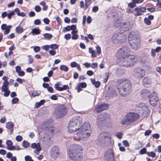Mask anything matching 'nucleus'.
Wrapping results in <instances>:
<instances>
[{
    "label": "nucleus",
    "mask_w": 161,
    "mask_h": 161,
    "mask_svg": "<svg viewBox=\"0 0 161 161\" xmlns=\"http://www.w3.org/2000/svg\"><path fill=\"white\" fill-rule=\"evenodd\" d=\"M82 122L81 118L76 116L72 118L69 123L68 130L69 133H73L78 131L74 137L75 140H86L90 136L92 132V129L89 123L85 122L81 126Z\"/></svg>",
    "instance_id": "nucleus-1"
},
{
    "label": "nucleus",
    "mask_w": 161,
    "mask_h": 161,
    "mask_svg": "<svg viewBox=\"0 0 161 161\" xmlns=\"http://www.w3.org/2000/svg\"><path fill=\"white\" fill-rule=\"evenodd\" d=\"M130 48L126 46H123L118 50L116 56L120 65L128 67L133 65L136 63L137 58L134 54H130Z\"/></svg>",
    "instance_id": "nucleus-2"
},
{
    "label": "nucleus",
    "mask_w": 161,
    "mask_h": 161,
    "mask_svg": "<svg viewBox=\"0 0 161 161\" xmlns=\"http://www.w3.org/2000/svg\"><path fill=\"white\" fill-rule=\"evenodd\" d=\"M70 158L75 161H79L82 158V147L77 144L71 145L69 152Z\"/></svg>",
    "instance_id": "nucleus-3"
},
{
    "label": "nucleus",
    "mask_w": 161,
    "mask_h": 161,
    "mask_svg": "<svg viewBox=\"0 0 161 161\" xmlns=\"http://www.w3.org/2000/svg\"><path fill=\"white\" fill-rule=\"evenodd\" d=\"M117 87L119 93L123 96L125 94L124 92L128 93L132 90L131 82L128 79L119 80Z\"/></svg>",
    "instance_id": "nucleus-4"
},
{
    "label": "nucleus",
    "mask_w": 161,
    "mask_h": 161,
    "mask_svg": "<svg viewBox=\"0 0 161 161\" xmlns=\"http://www.w3.org/2000/svg\"><path fill=\"white\" fill-rule=\"evenodd\" d=\"M110 123V116L108 114L103 113L98 116L97 124L99 127H102Z\"/></svg>",
    "instance_id": "nucleus-5"
},
{
    "label": "nucleus",
    "mask_w": 161,
    "mask_h": 161,
    "mask_svg": "<svg viewBox=\"0 0 161 161\" xmlns=\"http://www.w3.org/2000/svg\"><path fill=\"white\" fill-rule=\"evenodd\" d=\"M127 38L125 34L119 32L115 34L113 36L111 40L112 42L114 43H122L126 40Z\"/></svg>",
    "instance_id": "nucleus-6"
},
{
    "label": "nucleus",
    "mask_w": 161,
    "mask_h": 161,
    "mask_svg": "<svg viewBox=\"0 0 161 161\" xmlns=\"http://www.w3.org/2000/svg\"><path fill=\"white\" fill-rule=\"evenodd\" d=\"M111 138L110 133L108 132H103L100 134L98 139L96 143L100 146L104 145L107 140Z\"/></svg>",
    "instance_id": "nucleus-7"
},
{
    "label": "nucleus",
    "mask_w": 161,
    "mask_h": 161,
    "mask_svg": "<svg viewBox=\"0 0 161 161\" xmlns=\"http://www.w3.org/2000/svg\"><path fill=\"white\" fill-rule=\"evenodd\" d=\"M133 75L138 79L142 78L145 75V71L143 69L138 67L135 68L133 72Z\"/></svg>",
    "instance_id": "nucleus-8"
},
{
    "label": "nucleus",
    "mask_w": 161,
    "mask_h": 161,
    "mask_svg": "<svg viewBox=\"0 0 161 161\" xmlns=\"http://www.w3.org/2000/svg\"><path fill=\"white\" fill-rule=\"evenodd\" d=\"M57 117L60 118L64 116L67 113V109L63 106H60L55 112Z\"/></svg>",
    "instance_id": "nucleus-9"
},
{
    "label": "nucleus",
    "mask_w": 161,
    "mask_h": 161,
    "mask_svg": "<svg viewBox=\"0 0 161 161\" xmlns=\"http://www.w3.org/2000/svg\"><path fill=\"white\" fill-rule=\"evenodd\" d=\"M148 98L149 103L151 105L154 106L157 104L158 98L156 93L154 92H153Z\"/></svg>",
    "instance_id": "nucleus-10"
},
{
    "label": "nucleus",
    "mask_w": 161,
    "mask_h": 161,
    "mask_svg": "<svg viewBox=\"0 0 161 161\" xmlns=\"http://www.w3.org/2000/svg\"><path fill=\"white\" fill-rule=\"evenodd\" d=\"M105 157L107 161H114V153L111 149H108L105 153Z\"/></svg>",
    "instance_id": "nucleus-11"
},
{
    "label": "nucleus",
    "mask_w": 161,
    "mask_h": 161,
    "mask_svg": "<svg viewBox=\"0 0 161 161\" xmlns=\"http://www.w3.org/2000/svg\"><path fill=\"white\" fill-rule=\"evenodd\" d=\"M139 107L142 109L141 111H142V113L144 116H146L150 113V110L145 103H141L139 104Z\"/></svg>",
    "instance_id": "nucleus-12"
},
{
    "label": "nucleus",
    "mask_w": 161,
    "mask_h": 161,
    "mask_svg": "<svg viewBox=\"0 0 161 161\" xmlns=\"http://www.w3.org/2000/svg\"><path fill=\"white\" fill-rule=\"evenodd\" d=\"M130 123L136 120L139 117L138 114L133 113H129L126 116Z\"/></svg>",
    "instance_id": "nucleus-13"
},
{
    "label": "nucleus",
    "mask_w": 161,
    "mask_h": 161,
    "mask_svg": "<svg viewBox=\"0 0 161 161\" xmlns=\"http://www.w3.org/2000/svg\"><path fill=\"white\" fill-rule=\"evenodd\" d=\"M50 154L52 157L54 159L58 157L59 154L58 147L56 146L53 147L50 151Z\"/></svg>",
    "instance_id": "nucleus-14"
},
{
    "label": "nucleus",
    "mask_w": 161,
    "mask_h": 161,
    "mask_svg": "<svg viewBox=\"0 0 161 161\" xmlns=\"http://www.w3.org/2000/svg\"><path fill=\"white\" fill-rule=\"evenodd\" d=\"M108 105L106 104H102L97 106L95 108V111L97 113H100L108 108Z\"/></svg>",
    "instance_id": "nucleus-15"
},
{
    "label": "nucleus",
    "mask_w": 161,
    "mask_h": 161,
    "mask_svg": "<svg viewBox=\"0 0 161 161\" xmlns=\"http://www.w3.org/2000/svg\"><path fill=\"white\" fill-rule=\"evenodd\" d=\"M140 39H138L130 42L129 43L133 49L136 50L140 47Z\"/></svg>",
    "instance_id": "nucleus-16"
},
{
    "label": "nucleus",
    "mask_w": 161,
    "mask_h": 161,
    "mask_svg": "<svg viewBox=\"0 0 161 161\" xmlns=\"http://www.w3.org/2000/svg\"><path fill=\"white\" fill-rule=\"evenodd\" d=\"M138 39H140L138 37V34L137 32L132 31L129 35L128 40L129 42Z\"/></svg>",
    "instance_id": "nucleus-17"
},
{
    "label": "nucleus",
    "mask_w": 161,
    "mask_h": 161,
    "mask_svg": "<svg viewBox=\"0 0 161 161\" xmlns=\"http://www.w3.org/2000/svg\"><path fill=\"white\" fill-rule=\"evenodd\" d=\"M31 147L32 148L36 149L34 150V152L36 155H38L39 154V152L41 150L40 144L39 143H33L32 144Z\"/></svg>",
    "instance_id": "nucleus-18"
},
{
    "label": "nucleus",
    "mask_w": 161,
    "mask_h": 161,
    "mask_svg": "<svg viewBox=\"0 0 161 161\" xmlns=\"http://www.w3.org/2000/svg\"><path fill=\"white\" fill-rule=\"evenodd\" d=\"M140 92V96L143 98L149 97L151 94L150 92L146 89H143Z\"/></svg>",
    "instance_id": "nucleus-19"
},
{
    "label": "nucleus",
    "mask_w": 161,
    "mask_h": 161,
    "mask_svg": "<svg viewBox=\"0 0 161 161\" xmlns=\"http://www.w3.org/2000/svg\"><path fill=\"white\" fill-rule=\"evenodd\" d=\"M12 27V26L11 25L8 26L6 24H3L2 25L1 28L2 30H5L4 34L6 35L9 32L10 30Z\"/></svg>",
    "instance_id": "nucleus-20"
},
{
    "label": "nucleus",
    "mask_w": 161,
    "mask_h": 161,
    "mask_svg": "<svg viewBox=\"0 0 161 161\" xmlns=\"http://www.w3.org/2000/svg\"><path fill=\"white\" fill-rule=\"evenodd\" d=\"M146 10V8L143 7L141 8L136 7L135 8V10L136 12L135 14V16H138L142 14V13L144 12Z\"/></svg>",
    "instance_id": "nucleus-21"
},
{
    "label": "nucleus",
    "mask_w": 161,
    "mask_h": 161,
    "mask_svg": "<svg viewBox=\"0 0 161 161\" xmlns=\"http://www.w3.org/2000/svg\"><path fill=\"white\" fill-rule=\"evenodd\" d=\"M116 96V92L114 90H112L111 91H108L106 94V97H108L111 98L115 97Z\"/></svg>",
    "instance_id": "nucleus-22"
},
{
    "label": "nucleus",
    "mask_w": 161,
    "mask_h": 161,
    "mask_svg": "<svg viewBox=\"0 0 161 161\" xmlns=\"http://www.w3.org/2000/svg\"><path fill=\"white\" fill-rule=\"evenodd\" d=\"M6 144L7 145V149L10 150H14V146H13V142L12 141L10 140H8L6 142Z\"/></svg>",
    "instance_id": "nucleus-23"
},
{
    "label": "nucleus",
    "mask_w": 161,
    "mask_h": 161,
    "mask_svg": "<svg viewBox=\"0 0 161 161\" xmlns=\"http://www.w3.org/2000/svg\"><path fill=\"white\" fill-rule=\"evenodd\" d=\"M45 129L48 134H49L51 135H52V134L54 131V129L53 127L49 126H47L46 125L45 126Z\"/></svg>",
    "instance_id": "nucleus-24"
},
{
    "label": "nucleus",
    "mask_w": 161,
    "mask_h": 161,
    "mask_svg": "<svg viewBox=\"0 0 161 161\" xmlns=\"http://www.w3.org/2000/svg\"><path fill=\"white\" fill-rule=\"evenodd\" d=\"M120 124L122 125H127L130 124V123L125 116L124 118L121 120L120 121Z\"/></svg>",
    "instance_id": "nucleus-25"
},
{
    "label": "nucleus",
    "mask_w": 161,
    "mask_h": 161,
    "mask_svg": "<svg viewBox=\"0 0 161 161\" xmlns=\"http://www.w3.org/2000/svg\"><path fill=\"white\" fill-rule=\"evenodd\" d=\"M151 82V80L148 77H146L143 78L142 83L144 86H147V85H149Z\"/></svg>",
    "instance_id": "nucleus-26"
},
{
    "label": "nucleus",
    "mask_w": 161,
    "mask_h": 161,
    "mask_svg": "<svg viewBox=\"0 0 161 161\" xmlns=\"http://www.w3.org/2000/svg\"><path fill=\"white\" fill-rule=\"evenodd\" d=\"M8 82H3V85L2 86L1 89L2 91L5 92L7 90H9L8 87V86L9 85Z\"/></svg>",
    "instance_id": "nucleus-27"
},
{
    "label": "nucleus",
    "mask_w": 161,
    "mask_h": 161,
    "mask_svg": "<svg viewBox=\"0 0 161 161\" xmlns=\"http://www.w3.org/2000/svg\"><path fill=\"white\" fill-rule=\"evenodd\" d=\"M40 31L38 28H35L32 30L30 33L33 35H37L40 33Z\"/></svg>",
    "instance_id": "nucleus-28"
},
{
    "label": "nucleus",
    "mask_w": 161,
    "mask_h": 161,
    "mask_svg": "<svg viewBox=\"0 0 161 161\" xmlns=\"http://www.w3.org/2000/svg\"><path fill=\"white\" fill-rule=\"evenodd\" d=\"M91 80L92 84L95 85V87L97 88L99 87L100 85V83L99 81H96L95 79H91Z\"/></svg>",
    "instance_id": "nucleus-29"
},
{
    "label": "nucleus",
    "mask_w": 161,
    "mask_h": 161,
    "mask_svg": "<svg viewBox=\"0 0 161 161\" xmlns=\"http://www.w3.org/2000/svg\"><path fill=\"white\" fill-rule=\"evenodd\" d=\"M45 102L44 100H41L39 102H36L35 105V108H38L43 104Z\"/></svg>",
    "instance_id": "nucleus-30"
},
{
    "label": "nucleus",
    "mask_w": 161,
    "mask_h": 161,
    "mask_svg": "<svg viewBox=\"0 0 161 161\" xmlns=\"http://www.w3.org/2000/svg\"><path fill=\"white\" fill-rule=\"evenodd\" d=\"M15 31L18 34L21 33L24 31L23 28L21 26H19L16 28Z\"/></svg>",
    "instance_id": "nucleus-31"
},
{
    "label": "nucleus",
    "mask_w": 161,
    "mask_h": 161,
    "mask_svg": "<svg viewBox=\"0 0 161 161\" xmlns=\"http://www.w3.org/2000/svg\"><path fill=\"white\" fill-rule=\"evenodd\" d=\"M14 125L11 122H9L6 124V127L7 129H11L13 128Z\"/></svg>",
    "instance_id": "nucleus-32"
},
{
    "label": "nucleus",
    "mask_w": 161,
    "mask_h": 161,
    "mask_svg": "<svg viewBox=\"0 0 161 161\" xmlns=\"http://www.w3.org/2000/svg\"><path fill=\"white\" fill-rule=\"evenodd\" d=\"M60 68L61 70L65 72H67L68 70V67L65 65H61Z\"/></svg>",
    "instance_id": "nucleus-33"
},
{
    "label": "nucleus",
    "mask_w": 161,
    "mask_h": 161,
    "mask_svg": "<svg viewBox=\"0 0 161 161\" xmlns=\"http://www.w3.org/2000/svg\"><path fill=\"white\" fill-rule=\"evenodd\" d=\"M147 155L149 157H151L152 158H154L156 157V153L153 152H147Z\"/></svg>",
    "instance_id": "nucleus-34"
},
{
    "label": "nucleus",
    "mask_w": 161,
    "mask_h": 161,
    "mask_svg": "<svg viewBox=\"0 0 161 161\" xmlns=\"http://www.w3.org/2000/svg\"><path fill=\"white\" fill-rule=\"evenodd\" d=\"M43 36L45 38L50 39L52 37V35L49 33H45L44 34Z\"/></svg>",
    "instance_id": "nucleus-35"
},
{
    "label": "nucleus",
    "mask_w": 161,
    "mask_h": 161,
    "mask_svg": "<svg viewBox=\"0 0 161 161\" xmlns=\"http://www.w3.org/2000/svg\"><path fill=\"white\" fill-rule=\"evenodd\" d=\"M124 73V71L121 69L118 68L116 70V74L118 75H122Z\"/></svg>",
    "instance_id": "nucleus-36"
},
{
    "label": "nucleus",
    "mask_w": 161,
    "mask_h": 161,
    "mask_svg": "<svg viewBox=\"0 0 161 161\" xmlns=\"http://www.w3.org/2000/svg\"><path fill=\"white\" fill-rule=\"evenodd\" d=\"M70 25H68L67 27H64L62 29V31L64 32H65L67 31H70Z\"/></svg>",
    "instance_id": "nucleus-37"
},
{
    "label": "nucleus",
    "mask_w": 161,
    "mask_h": 161,
    "mask_svg": "<svg viewBox=\"0 0 161 161\" xmlns=\"http://www.w3.org/2000/svg\"><path fill=\"white\" fill-rule=\"evenodd\" d=\"M25 161H34L31 158V157L29 155L25 156Z\"/></svg>",
    "instance_id": "nucleus-38"
},
{
    "label": "nucleus",
    "mask_w": 161,
    "mask_h": 161,
    "mask_svg": "<svg viewBox=\"0 0 161 161\" xmlns=\"http://www.w3.org/2000/svg\"><path fill=\"white\" fill-rule=\"evenodd\" d=\"M50 48H51L53 49H57L58 47V46L56 44H52L50 45H49Z\"/></svg>",
    "instance_id": "nucleus-39"
},
{
    "label": "nucleus",
    "mask_w": 161,
    "mask_h": 161,
    "mask_svg": "<svg viewBox=\"0 0 161 161\" xmlns=\"http://www.w3.org/2000/svg\"><path fill=\"white\" fill-rule=\"evenodd\" d=\"M40 94V92L37 91H34L32 92V95L33 97H35L36 96H38Z\"/></svg>",
    "instance_id": "nucleus-40"
},
{
    "label": "nucleus",
    "mask_w": 161,
    "mask_h": 161,
    "mask_svg": "<svg viewBox=\"0 0 161 161\" xmlns=\"http://www.w3.org/2000/svg\"><path fill=\"white\" fill-rule=\"evenodd\" d=\"M78 85L81 88H85L87 84L85 82H83L79 83Z\"/></svg>",
    "instance_id": "nucleus-41"
},
{
    "label": "nucleus",
    "mask_w": 161,
    "mask_h": 161,
    "mask_svg": "<svg viewBox=\"0 0 161 161\" xmlns=\"http://www.w3.org/2000/svg\"><path fill=\"white\" fill-rule=\"evenodd\" d=\"M144 22L145 24L148 25H150L151 24V22L147 18H145L144 19Z\"/></svg>",
    "instance_id": "nucleus-42"
},
{
    "label": "nucleus",
    "mask_w": 161,
    "mask_h": 161,
    "mask_svg": "<svg viewBox=\"0 0 161 161\" xmlns=\"http://www.w3.org/2000/svg\"><path fill=\"white\" fill-rule=\"evenodd\" d=\"M29 145V143L27 141H24L23 142V145L24 147L27 148Z\"/></svg>",
    "instance_id": "nucleus-43"
},
{
    "label": "nucleus",
    "mask_w": 161,
    "mask_h": 161,
    "mask_svg": "<svg viewBox=\"0 0 161 161\" xmlns=\"http://www.w3.org/2000/svg\"><path fill=\"white\" fill-rule=\"evenodd\" d=\"M98 10V7L97 6H95L92 8V11L94 13H96L97 12Z\"/></svg>",
    "instance_id": "nucleus-44"
},
{
    "label": "nucleus",
    "mask_w": 161,
    "mask_h": 161,
    "mask_svg": "<svg viewBox=\"0 0 161 161\" xmlns=\"http://www.w3.org/2000/svg\"><path fill=\"white\" fill-rule=\"evenodd\" d=\"M147 149L145 148H143L142 149H141L140 152V154H144L145 153H147Z\"/></svg>",
    "instance_id": "nucleus-45"
},
{
    "label": "nucleus",
    "mask_w": 161,
    "mask_h": 161,
    "mask_svg": "<svg viewBox=\"0 0 161 161\" xmlns=\"http://www.w3.org/2000/svg\"><path fill=\"white\" fill-rule=\"evenodd\" d=\"M3 92H4L3 93V95L4 97H8L10 93V92L9 90H8L6 91Z\"/></svg>",
    "instance_id": "nucleus-46"
},
{
    "label": "nucleus",
    "mask_w": 161,
    "mask_h": 161,
    "mask_svg": "<svg viewBox=\"0 0 161 161\" xmlns=\"http://www.w3.org/2000/svg\"><path fill=\"white\" fill-rule=\"evenodd\" d=\"M69 87L68 85H64L62 87H61V88H60V91H62L64 90H66L68 89H69Z\"/></svg>",
    "instance_id": "nucleus-47"
},
{
    "label": "nucleus",
    "mask_w": 161,
    "mask_h": 161,
    "mask_svg": "<svg viewBox=\"0 0 161 161\" xmlns=\"http://www.w3.org/2000/svg\"><path fill=\"white\" fill-rule=\"evenodd\" d=\"M35 10L36 11L38 12L40 11L41 10V8L39 6L37 5L35 7Z\"/></svg>",
    "instance_id": "nucleus-48"
},
{
    "label": "nucleus",
    "mask_w": 161,
    "mask_h": 161,
    "mask_svg": "<svg viewBox=\"0 0 161 161\" xmlns=\"http://www.w3.org/2000/svg\"><path fill=\"white\" fill-rule=\"evenodd\" d=\"M55 88L57 90L60 91L61 87L59 86V83H57L55 84Z\"/></svg>",
    "instance_id": "nucleus-49"
},
{
    "label": "nucleus",
    "mask_w": 161,
    "mask_h": 161,
    "mask_svg": "<svg viewBox=\"0 0 161 161\" xmlns=\"http://www.w3.org/2000/svg\"><path fill=\"white\" fill-rule=\"evenodd\" d=\"M12 103L15 104L17 103L19 101L17 97H15L12 100Z\"/></svg>",
    "instance_id": "nucleus-50"
},
{
    "label": "nucleus",
    "mask_w": 161,
    "mask_h": 161,
    "mask_svg": "<svg viewBox=\"0 0 161 161\" xmlns=\"http://www.w3.org/2000/svg\"><path fill=\"white\" fill-rule=\"evenodd\" d=\"M41 20L39 19H35L34 21V24L36 25H40L41 24Z\"/></svg>",
    "instance_id": "nucleus-51"
},
{
    "label": "nucleus",
    "mask_w": 161,
    "mask_h": 161,
    "mask_svg": "<svg viewBox=\"0 0 161 161\" xmlns=\"http://www.w3.org/2000/svg\"><path fill=\"white\" fill-rule=\"evenodd\" d=\"M78 64L75 62H72L70 63V66L72 68L76 67Z\"/></svg>",
    "instance_id": "nucleus-52"
},
{
    "label": "nucleus",
    "mask_w": 161,
    "mask_h": 161,
    "mask_svg": "<svg viewBox=\"0 0 161 161\" xmlns=\"http://www.w3.org/2000/svg\"><path fill=\"white\" fill-rule=\"evenodd\" d=\"M123 135V133L121 132H118L116 134V136L119 139L122 138Z\"/></svg>",
    "instance_id": "nucleus-53"
},
{
    "label": "nucleus",
    "mask_w": 161,
    "mask_h": 161,
    "mask_svg": "<svg viewBox=\"0 0 161 161\" xmlns=\"http://www.w3.org/2000/svg\"><path fill=\"white\" fill-rule=\"evenodd\" d=\"M22 137L20 136H17L16 137V140L18 142H20L22 140Z\"/></svg>",
    "instance_id": "nucleus-54"
},
{
    "label": "nucleus",
    "mask_w": 161,
    "mask_h": 161,
    "mask_svg": "<svg viewBox=\"0 0 161 161\" xmlns=\"http://www.w3.org/2000/svg\"><path fill=\"white\" fill-rule=\"evenodd\" d=\"M50 98L52 100H57L58 98V97L55 95H52L51 97Z\"/></svg>",
    "instance_id": "nucleus-55"
},
{
    "label": "nucleus",
    "mask_w": 161,
    "mask_h": 161,
    "mask_svg": "<svg viewBox=\"0 0 161 161\" xmlns=\"http://www.w3.org/2000/svg\"><path fill=\"white\" fill-rule=\"evenodd\" d=\"M34 50L36 52H38L40 51V48L38 46L35 47H34Z\"/></svg>",
    "instance_id": "nucleus-56"
},
{
    "label": "nucleus",
    "mask_w": 161,
    "mask_h": 161,
    "mask_svg": "<svg viewBox=\"0 0 161 161\" xmlns=\"http://www.w3.org/2000/svg\"><path fill=\"white\" fill-rule=\"evenodd\" d=\"M43 21L45 24L47 25L50 22L49 20L47 18H44L43 19Z\"/></svg>",
    "instance_id": "nucleus-57"
},
{
    "label": "nucleus",
    "mask_w": 161,
    "mask_h": 161,
    "mask_svg": "<svg viewBox=\"0 0 161 161\" xmlns=\"http://www.w3.org/2000/svg\"><path fill=\"white\" fill-rule=\"evenodd\" d=\"M129 6L131 8H133L136 6V4L133 2V3H130L128 4Z\"/></svg>",
    "instance_id": "nucleus-58"
},
{
    "label": "nucleus",
    "mask_w": 161,
    "mask_h": 161,
    "mask_svg": "<svg viewBox=\"0 0 161 161\" xmlns=\"http://www.w3.org/2000/svg\"><path fill=\"white\" fill-rule=\"evenodd\" d=\"M14 12L13 11H12L10 13H8L7 14L8 18L10 19L11 18V16L14 15Z\"/></svg>",
    "instance_id": "nucleus-59"
},
{
    "label": "nucleus",
    "mask_w": 161,
    "mask_h": 161,
    "mask_svg": "<svg viewBox=\"0 0 161 161\" xmlns=\"http://www.w3.org/2000/svg\"><path fill=\"white\" fill-rule=\"evenodd\" d=\"M97 64L96 63H93L91 65V67L92 68L94 69L97 67Z\"/></svg>",
    "instance_id": "nucleus-60"
},
{
    "label": "nucleus",
    "mask_w": 161,
    "mask_h": 161,
    "mask_svg": "<svg viewBox=\"0 0 161 161\" xmlns=\"http://www.w3.org/2000/svg\"><path fill=\"white\" fill-rule=\"evenodd\" d=\"M156 71L161 75V67L157 66L156 68Z\"/></svg>",
    "instance_id": "nucleus-61"
},
{
    "label": "nucleus",
    "mask_w": 161,
    "mask_h": 161,
    "mask_svg": "<svg viewBox=\"0 0 161 161\" xmlns=\"http://www.w3.org/2000/svg\"><path fill=\"white\" fill-rule=\"evenodd\" d=\"M86 74L88 75L91 76L93 75V72L92 71L90 70L87 71Z\"/></svg>",
    "instance_id": "nucleus-62"
},
{
    "label": "nucleus",
    "mask_w": 161,
    "mask_h": 161,
    "mask_svg": "<svg viewBox=\"0 0 161 161\" xmlns=\"http://www.w3.org/2000/svg\"><path fill=\"white\" fill-rule=\"evenodd\" d=\"M64 38L66 40L69 39L71 37V35L69 34H65L64 35Z\"/></svg>",
    "instance_id": "nucleus-63"
},
{
    "label": "nucleus",
    "mask_w": 161,
    "mask_h": 161,
    "mask_svg": "<svg viewBox=\"0 0 161 161\" xmlns=\"http://www.w3.org/2000/svg\"><path fill=\"white\" fill-rule=\"evenodd\" d=\"M123 143L125 147L129 146V144L128 142L126 140H124L123 141Z\"/></svg>",
    "instance_id": "nucleus-64"
}]
</instances>
